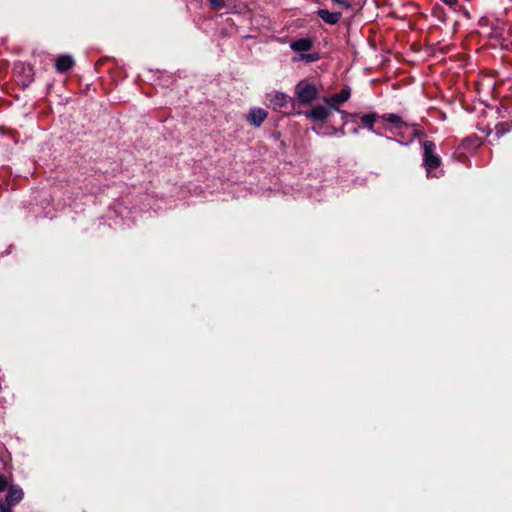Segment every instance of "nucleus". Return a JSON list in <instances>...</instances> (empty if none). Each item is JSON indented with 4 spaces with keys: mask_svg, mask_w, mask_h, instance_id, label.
Listing matches in <instances>:
<instances>
[{
    "mask_svg": "<svg viewBox=\"0 0 512 512\" xmlns=\"http://www.w3.org/2000/svg\"><path fill=\"white\" fill-rule=\"evenodd\" d=\"M24 498V491L18 484H12L0 474V512H12V508Z\"/></svg>",
    "mask_w": 512,
    "mask_h": 512,
    "instance_id": "nucleus-1",
    "label": "nucleus"
},
{
    "mask_svg": "<svg viewBox=\"0 0 512 512\" xmlns=\"http://www.w3.org/2000/svg\"><path fill=\"white\" fill-rule=\"evenodd\" d=\"M296 100L303 105L311 104L318 96V88L315 84L302 80L298 82L294 89Z\"/></svg>",
    "mask_w": 512,
    "mask_h": 512,
    "instance_id": "nucleus-2",
    "label": "nucleus"
},
{
    "mask_svg": "<svg viewBox=\"0 0 512 512\" xmlns=\"http://www.w3.org/2000/svg\"><path fill=\"white\" fill-rule=\"evenodd\" d=\"M435 143L433 141H425L423 143V163L427 170V177H437L432 174V170L441 164V158L435 154Z\"/></svg>",
    "mask_w": 512,
    "mask_h": 512,
    "instance_id": "nucleus-3",
    "label": "nucleus"
},
{
    "mask_svg": "<svg viewBox=\"0 0 512 512\" xmlns=\"http://www.w3.org/2000/svg\"><path fill=\"white\" fill-rule=\"evenodd\" d=\"M351 96V89L349 87L343 88L339 93H335L329 97L324 98V103L331 108V110L337 111L342 115V118H346L348 113L339 108V105L346 102Z\"/></svg>",
    "mask_w": 512,
    "mask_h": 512,
    "instance_id": "nucleus-4",
    "label": "nucleus"
},
{
    "mask_svg": "<svg viewBox=\"0 0 512 512\" xmlns=\"http://www.w3.org/2000/svg\"><path fill=\"white\" fill-rule=\"evenodd\" d=\"M269 106L274 110L282 109L291 103L292 108L295 109L294 100L284 92L274 91L267 95Z\"/></svg>",
    "mask_w": 512,
    "mask_h": 512,
    "instance_id": "nucleus-5",
    "label": "nucleus"
},
{
    "mask_svg": "<svg viewBox=\"0 0 512 512\" xmlns=\"http://www.w3.org/2000/svg\"><path fill=\"white\" fill-rule=\"evenodd\" d=\"M380 119L392 124V127L383 126L384 130H387L391 133H395L396 130H402L409 128L410 124L403 121V119L394 113H385L380 115Z\"/></svg>",
    "mask_w": 512,
    "mask_h": 512,
    "instance_id": "nucleus-6",
    "label": "nucleus"
},
{
    "mask_svg": "<svg viewBox=\"0 0 512 512\" xmlns=\"http://www.w3.org/2000/svg\"><path fill=\"white\" fill-rule=\"evenodd\" d=\"M303 114L307 119H310L314 122L323 123L329 118L331 114V108L328 107L326 104L317 105L313 107L311 110L305 111Z\"/></svg>",
    "mask_w": 512,
    "mask_h": 512,
    "instance_id": "nucleus-7",
    "label": "nucleus"
},
{
    "mask_svg": "<svg viewBox=\"0 0 512 512\" xmlns=\"http://www.w3.org/2000/svg\"><path fill=\"white\" fill-rule=\"evenodd\" d=\"M380 120V115L376 112H371L367 114H363L360 116L361 127L367 129L368 131L374 133L377 136L382 137L383 135L374 129V124Z\"/></svg>",
    "mask_w": 512,
    "mask_h": 512,
    "instance_id": "nucleus-8",
    "label": "nucleus"
},
{
    "mask_svg": "<svg viewBox=\"0 0 512 512\" xmlns=\"http://www.w3.org/2000/svg\"><path fill=\"white\" fill-rule=\"evenodd\" d=\"M313 47V40L309 37L300 38L290 43V48L294 52L302 53L311 50Z\"/></svg>",
    "mask_w": 512,
    "mask_h": 512,
    "instance_id": "nucleus-9",
    "label": "nucleus"
},
{
    "mask_svg": "<svg viewBox=\"0 0 512 512\" xmlns=\"http://www.w3.org/2000/svg\"><path fill=\"white\" fill-rule=\"evenodd\" d=\"M317 15L323 22L329 25L337 24L342 17L341 12H330L327 9H319Z\"/></svg>",
    "mask_w": 512,
    "mask_h": 512,
    "instance_id": "nucleus-10",
    "label": "nucleus"
},
{
    "mask_svg": "<svg viewBox=\"0 0 512 512\" xmlns=\"http://www.w3.org/2000/svg\"><path fill=\"white\" fill-rule=\"evenodd\" d=\"M74 64V59L70 55H60L56 59L55 67L59 73H65L72 69Z\"/></svg>",
    "mask_w": 512,
    "mask_h": 512,
    "instance_id": "nucleus-11",
    "label": "nucleus"
},
{
    "mask_svg": "<svg viewBox=\"0 0 512 512\" xmlns=\"http://www.w3.org/2000/svg\"><path fill=\"white\" fill-rule=\"evenodd\" d=\"M394 134L396 135V137L385 136V139L387 141L396 142L402 146H408L414 141V137H406L405 132L401 130H399V132L395 131Z\"/></svg>",
    "mask_w": 512,
    "mask_h": 512,
    "instance_id": "nucleus-12",
    "label": "nucleus"
},
{
    "mask_svg": "<svg viewBox=\"0 0 512 512\" xmlns=\"http://www.w3.org/2000/svg\"><path fill=\"white\" fill-rule=\"evenodd\" d=\"M299 59L302 61H305L307 63L316 62L320 59V55L317 52L309 53V54H301Z\"/></svg>",
    "mask_w": 512,
    "mask_h": 512,
    "instance_id": "nucleus-13",
    "label": "nucleus"
},
{
    "mask_svg": "<svg viewBox=\"0 0 512 512\" xmlns=\"http://www.w3.org/2000/svg\"><path fill=\"white\" fill-rule=\"evenodd\" d=\"M410 127H411V128H413V129H412V134H411V136H410V137H414V139H415V138H419V139H421V138H423V137H425V136H426L425 132H424V131H422V130H420V129L418 128V125H416V124H410L409 128H410Z\"/></svg>",
    "mask_w": 512,
    "mask_h": 512,
    "instance_id": "nucleus-14",
    "label": "nucleus"
},
{
    "mask_svg": "<svg viewBox=\"0 0 512 512\" xmlns=\"http://www.w3.org/2000/svg\"><path fill=\"white\" fill-rule=\"evenodd\" d=\"M333 4L340 6L345 9H351L352 8V2L350 0H331Z\"/></svg>",
    "mask_w": 512,
    "mask_h": 512,
    "instance_id": "nucleus-15",
    "label": "nucleus"
},
{
    "mask_svg": "<svg viewBox=\"0 0 512 512\" xmlns=\"http://www.w3.org/2000/svg\"><path fill=\"white\" fill-rule=\"evenodd\" d=\"M209 3L214 10H220L225 6L224 0H209Z\"/></svg>",
    "mask_w": 512,
    "mask_h": 512,
    "instance_id": "nucleus-16",
    "label": "nucleus"
},
{
    "mask_svg": "<svg viewBox=\"0 0 512 512\" xmlns=\"http://www.w3.org/2000/svg\"><path fill=\"white\" fill-rule=\"evenodd\" d=\"M313 131L317 134V135H322V136H326V135H333V134H341V135H344V131L343 129H335L333 128V132L332 133H324V132H321L319 129L317 128H313Z\"/></svg>",
    "mask_w": 512,
    "mask_h": 512,
    "instance_id": "nucleus-17",
    "label": "nucleus"
},
{
    "mask_svg": "<svg viewBox=\"0 0 512 512\" xmlns=\"http://www.w3.org/2000/svg\"><path fill=\"white\" fill-rule=\"evenodd\" d=\"M266 117L267 112L262 108H258V126L266 119Z\"/></svg>",
    "mask_w": 512,
    "mask_h": 512,
    "instance_id": "nucleus-18",
    "label": "nucleus"
},
{
    "mask_svg": "<svg viewBox=\"0 0 512 512\" xmlns=\"http://www.w3.org/2000/svg\"><path fill=\"white\" fill-rule=\"evenodd\" d=\"M248 120L256 125V108H252L250 111H249V114H248Z\"/></svg>",
    "mask_w": 512,
    "mask_h": 512,
    "instance_id": "nucleus-19",
    "label": "nucleus"
},
{
    "mask_svg": "<svg viewBox=\"0 0 512 512\" xmlns=\"http://www.w3.org/2000/svg\"><path fill=\"white\" fill-rule=\"evenodd\" d=\"M446 5H448L449 7H453L458 0H442Z\"/></svg>",
    "mask_w": 512,
    "mask_h": 512,
    "instance_id": "nucleus-20",
    "label": "nucleus"
},
{
    "mask_svg": "<svg viewBox=\"0 0 512 512\" xmlns=\"http://www.w3.org/2000/svg\"><path fill=\"white\" fill-rule=\"evenodd\" d=\"M352 133H353V134H358V133H359V128H354V129L352 130Z\"/></svg>",
    "mask_w": 512,
    "mask_h": 512,
    "instance_id": "nucleus-21",
    "label": "nucleus"
}]
</instances>
